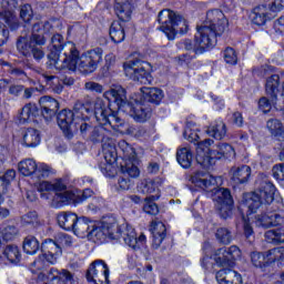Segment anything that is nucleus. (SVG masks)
<instances>
[{
  "mask_svg": "<svg viewBox=\"0 0 284 284\" xmlns=\"http://www.w3.org/2000/svg\"><path fill=\"white\" fill-rule=\"evenodd\" d=\"M49 65L55 70H70L81 74H92L103 61V49L95 48L81 55L74 42L63 43V36L54 34L51 38Z\"/></svg>",
  "mask_w": 284,
  "mask_h": 284,
  "instance_id": "f257e3e1",
  "label": "nucleus"
},
{
  "mask_svg": "<svg viewBox=\"0 0 284 284\" xmlns=\"http://www.w3.org/2000/svg\"><path fill=\"white\" fill-rule=\"evenodd\" d=\"M73 233L80 239H95V241H105V239H111V241H119V243H124L128 247L136 250L144 245L145 235L140 234L136 236V231L132 225L123 223H116V220L109 217L102 222L90 221L88 217H78L75 225L73 226Z\"/></svg>",
  "mask_w": 284,
  "mask_h": 284,
  "instance_id": "f03ea898",
  "label": "nucleus"
},
{
  "mask_svg": "<svg viewBox=\"0 0 284 284\" xmlns=\"http://www.w3.org/2000/svg\"><path fill=\"white\" fill-rule=\"evenodd\" d=\"M225 28H227L225 14L220 10L209 11L206 13V20L197 27L194 41L186 40L184 48L192 50L195 54H203L205 50H210V48L216 45V37L225 32Z\"/></svg>",
  "mask_w": 284,
  "mask_h": 284,
  "instance_id": "7ed1b4c3",
  "label": "nucleus"
},
{
  "mask_svg": "<svg viewBox=\"0 0 284 284\" xmlns=\"http://www.w3.org/2000/svg\"><path fill=\"white\" fill-rule=\"evenodd\" d=\"M274 194H276V186L272 182L264 181L258 190L243 195L240 212L244 221V234L246 239H250L254 234V229L250 224V216L255 214L261 205H270L274 201Z\"/></svg>",
  "mask_w": 284,
  "mask_h": 284,
  "instance_id": "20e7f679",
  "label": "nucleus"
},
{
  "mask_svg": "<svg viewBox=\"0 0 284 284\" xmlns=\"http://www.w3.org/2000/svg\"><path fill=\"white\" fill-rule=\"evenodd\" d=\"M191 183H193L195 187H200L206 192L215 190L213 201L217 203L216 207L220 212V216L222 219H230V216H232V205H234L232 193L227 189H216L219 184L222 183L221 178H214V175L207 172H196L191 176Z\"/></svg>",
  "mask_w": 284,
  "mask_h": 284,
  "instance_id": "39448f33",
  "label": "nucleus"
},
{
  "mask_svg": "<svg viewBox=\"0 0 284 284\" xmlns=\"http://www.w3.org/2000/svg\"><path fill=\"white\" fill-rule=\"evenodd\" d=\"M106 101H113L118 105L119 112H125L132 116L136 123H145L152 116V110L143 105V99L131 95L130 100L125 98V89L121 85H113L103 93Z\"/></svg>",
  "mask_w": 284,
  "mask_h": 284,
  "instance_id": "423d86ee",
  "label": "nucleus"
},
{
  "mask_svg": "<svg viewBox=\"0 0 284 284\" xmlns=\"http://www.w3.org/2000/svg\"><path fill=\"white\" fill-rule=\"evenodd\" d=\"M36 190L40 194L42 201H47L52 207H61L69 201H77V195L68 191V186L63 181H38L34 183Z\"/></svg>",
  "mask_w": 284,
  "mask_h": 284,
  "instance_id": "0eeeda50",
  "label": "nucleus"
},
{
  "mask_svg": "<svg viewBox=\"0 0 284 284\" xmlns=\"http://www.w3.org/2000/svg\"><path fill=\"white\" fill-rule=\"evenodd\" d=\"M214 143L213 140L206 139L196 146V162L205 170H210L214 165V159H234L236 151L229 143H219L210 146Z\"/></svg>",
  "mask_w": 284,
  "mask_h": 284,
  "instance_id": "6e6552de",
  "label": "nucleus"
},
{
  "mask_svg": "<svg viewBox=\"0 0 284 284\" xmlns=\"http://www.w3.org/2000/svg\"><path fill=\"white\" fill-rule=\"evenodd\" d=\"M90 110L81 108L80 110L74 109V111L62 110L58 114V125L62 130L63 134L68 139L72 138V130H80V132H85L88 130V114Z\"/></svg>",
  "mask_w": 284,
  "mask_h": 284,
  "instance_id": "1a4fd4ad",
  "label": "nucleus"
},
{
  "mask_svg": "<svg viewBox=\"0 0 284 284\" xmlns=\"http://www.w3.org/2000/svg\"><path fill=\"white\" fill-rule=\"evenodd\" d=\"M158 22L161 32L168 37L169 41H174L176 34H185L189 30L185 18L170 9L160 11Z\"/></svg>",
  "mask_w": 284,
  "mask_h": 284,
  "instance_id": "9d476101",
  "label": "nucleus"
},
{
  "mask_svg": "<svg viewBox=\"0 0 284 284\" xmlns=\"http://www.w3.org/2000/svg\"><path fill=\"white\" fill-rule=\"evenodd\" d=\"M93 112L100 125L110 126L113 132H118L119 134H125L128 132V125L119 118V113L106 106L101 99L94 101Z\"/></svg>",
  "mask_w": 284,
  "mask_h": 284,
  "instance_id": "9b49d317",
  "label": "nucleus"
},
{
  "mask_svg": "<svg viewBox=\"0 0 284 284\" xmlns=\"http://www.w3.org/2000/svg\"><path fill=\"white\" fill-rule=\"evenodd\" d=\"M241 258V248L233 245L230 247H222L214 252L212 256L205 253L201 258V265L204 270H212L214 261L217 267H232L234 265V261H239Z\"/></svg>",
  "mask_w": 284,
  "mask_h": 284,
  "instance_id": "f8f14e48",
  "label": "nucleus"
},
{
  "mask_svg": "<svg viewBox=\"0 0 284 284\" xmlns=\"http://www.w3.org/2000/svg\"><path fill=\"white\" fill-rule=\"evenodd\" d=\"M119 150L122 151L123 162L121 164L122 174H128L131 179H136L141 171L139 170V160L136 159V152L125 140L119 142Z\"/></svg>",
  "mask_w": 284,
  "mask_h": 284,
  "instance_id": "ddd939ff",
  "label": "nucleus"
},
{
  "mask_svg": "<svg viewBox=\"0 0 284 284\" xmlns=\"http://www.w3.org/2000/svg\"><path fill=\"white\" fill-rule=\"evenodd\" d=\"M37 45H45V37L33 33L30 40L21 38L17 43V48L21 54L24 57L32 55L36 61H41L45 57V53Z\"/></svg>",
  "mask_w": 284,
  "mask_h": 284,
  "instance_id": "4468645a",
  "label": "nucleus"
},
{
  "mask_svg": "<svg viewBox=\"0 0 284 284\" xmlns=\"http://www.w3.org/2000/svg\"><path fill=\"white\" fill-rule=\"evenodd\" d=\"M61 245L52 240H45L42 243V254L33 262L37 270H42L45 265H54L61 257Z\"/></svg>",
  "mask_w": 284,
  "mask_h": 284,
  "instance_id": "2eb2a0df",
  "label": "nucleus"
},
{
  "mask_svg": "<svg viewBox=\"0 0 284 284\" xmlns=\"http://www.w3.org/2000/svg\"><path fill=\"white\" fill-rule=\"evenodd\" d=\"M251 262L254 267H258L260 270H265L272 263L284 265V246L272 248L265 254L253 252L251 254Z\"/></svg>",
  "mask_w": 284,
  "mask_h": 284,
  "instance_id": "dca6fc26",
  "label": "nucleus"
},
{
  "mask_svg": "<svg viewBox=\"0 0 284 284\" xmlns=\"http://www.w3.org/2000/svg\"><path fill=\"white\" fill-rule=\"evenodd\" d=\"M125 77L132 79V81H140L145 83V79L150 77L148 70H150V63L143 62L139 59L129 60L123 64Z\"/></svg>",
  "mask_w": 284,
  "mask_h": 284,
  "instance_id": "f3484780",
  "label": "nucleus"
},
{
  "mask_svg": "<svg viewBox=\"0 0 284 284\" xmlns=\"http://www.w3.org/2000/svg\"><path fill=\"white\" fill-rule=\"evenodd\" d=\"M38 278L39 281H48V283L57 281V284H79L77 277L65 268L59 271L52 267L49 271H42L38 274Z\"/></svg>",
  "mask_w": 284,
  "mask_h": 284,
  "instance_id": "a211bd4d",
  "label": "nucleus"
},
{
  "mask_svg": "<svg viewBox=\"0 0 284 284\" xmlns=\"http://www.w3.org/2000/svg\"><path fill=\"white\" fill-rule=\"evenodd\" d=\"M108 278H110V268L105 262L98 260L91 264L87 273L89 284H109Z\"/></svg>",
  "mask_w": 284,
  "mask_h": 284,
  "instance_id": "6ab92c4d",
  "label": "nucleus"
},
{
  "mask_svg": "<svg viewBox=\"0 0 284 284\" xmlns=\"http://www.w3.org/2000/svg\"><path fill=\"white\" fill-rule=\"evenodd\" d=\"M16 176L17 171L14 170H8L4 174L0 175V203L10 197V183L14 181ZM7 216H10V211L0 207V219H7Z\"/></svg>",
  "mask_w": 284,
  "mask_h": 284,
  "instance_id": "aec40b11",
  "label": "nucleus"
},
{
  "mask_svg": "<svg viewBox=\"0 0 284 284\" xmlns=\"http://www.w3.org/2000/svg\"><path fill=\"white\" fill-rule=\"evenodd\" d=\"M102 154L104 162L101 164V170L112 172V166L116 163V145L114 140L110 138H102Z\"/></svg>",
  "mask_w": 284,
  "mask_h": 284,
  "instance_id": "412c9836",
  "label": "nucleus"
},
{
  "mask_svg": "<svg viewBox=\"0 0 284 284\" xmlns=\"http://www.w3.org/2000/svg\"><path fill=\"white\" fill-rule=\"evenodd\" d=\"M136 0H115L114 12L120 21L128 22L132 19Z\"/></svg>",
  "mask_w": 284,
  "mask_h": 284,
  "instance_id": "4be33fe9",
  "label": "nucleus"
},
{
  "mask_svg": "<svg viewBox=\"0 0 284 284\" xmlns=\"http://www.w3.org/2000/svg\"><path fill=\"white\" fill-rule=\"evenodd\" d=\"M2 8L7 10L0 13V23H6L14 30L17 28V16H14L12 9L17 8V0H2Z\"/></svg>",
  "mask_w": 284,
  "mask_h": 284,
  "instance_id": "5701e85b",
  "label": "nucleus"
},
{
  "mask_svg": "<svg viewBox=\"0 0 284 284\" xmlns=\"http://www.w3.org/2000/svg\"><path fill=\"white\" fill-rule=\"evenodd\" d=\"M215 280L217 284H243L241 273L232 268H222L217 271Z\"/></svg>",
  "mask_w": 284,
  "mask_h": 284,
  "instance_id": "b1692460",
  "label": "nucleus"
},
{
  "mask_svg": "<svg viewBox=\"0 0 284 284\" xmlns=\"http://www.w3.org/2000/svg\"><path fill=\"white\" fill-rule=\"evenodd\" d=\"M161 182L159 180H143L139 185V192L142 194H152L149 196L152 201H159L161 199Z\"/></svg>",
  "mask_w": 284,
  "mask_h": 284,
  "instance_id": "393cba45",
  "label": "nucleus"
},
{
  "mask_svg": "<svg viewBox=\"0 0 284 284\" xmlns=\"http://www.w3.org/2000/svg\"><path fill=\"white\" fill-rule=\"evenodd\" d=\"M20 144L23 148H38L41 145V131L32 128L22 131Z\"/></svg>",
  "mask_w": 284,
  "mask_h": 284,
  "instance_id": "a878e982",
  "label": "nucleus"
},
{
  "mask_svg": "<svg viewBox=\"0 0 284 284\" xmlns=\"http://www.w3.org/2000/svg\"><path fill=\"white\" fill-rule=\"evenodd\" d=\"M135 99L149 101L150 103H161L163 99V91L156 88H141L139 93L133 94Z\"/></svg>",
  "mask_w": 284,
  "mask_h": 284,
  "instance_id": "bb28decb",
  "label": "nucleus"
},
{
  "mask_svg": "<svg viewBox=\"0 0 284 284\" xmlns=\"http://www.w3.org/2000/svg\"><path fill=\"white\" fill-rule=\"evenodd\" d=\"M284 222L283 216L276 212H268L256 217L257 227H276Z\"/></svg>",
  "mask_w": 284,
  "mask_h": 284,
  "instance_id": "cd10ccee",
  "label": "nucleus"
},
{
  "mask_svg": "<svg viewBox=\"0 0 284 284\" xmlns=\"http://www.w3.org/2000/svg\"><path fill=\"white\" fill-rule=\"evenodd\" d=\"M251 19L254 26L261 27V26H265L267 21H272V19L274 18L267 10V7H265L264 4H260L253 10V13L251 14Z\"/></svg>",
  "mask_w": 284,
  "mask_h": 284,
  "instance_id": "c85d7f7f",
  "label": "nucleus"
},
{
  "mask_svg": "<svg viewBox=\"0 0 284 284\" xmlns=\"http://www.w3.org/2000/svg\"><path fill=\"white\" fill-rule=\"evenodd\" d=\"M39 103L42 110V116L47 120L52 119L57 114V110H59V102L50 97H42Z\"/></svg>",
  "mask_w": 284,
  "mask_h": 284,
  "instance_id": "c756f323",
  "label": "nucleus"
},
{
  "mask_svg": "<svg viewBox=\"0 0 284 284\" xmlns=\"http://www.w3.org/2000/svg\"><path fill=\"white\" fill-rule=\"evenodd\" d=\"M150 232L153 236V247L155 250L161 247V243L165 239V224L161 221H152Z\"/></svg>",
  "mask_w": 284,
  "mask_h": 284,
  "instance_id": "7c9ffc66",
  "label": "nucleus"
},
{
  "mask_svg": "<svg viewBox=\"0 0 284 284\" xmlns=\"http://www.w3.org/2000/svg\"><path fill=\"white\" fill-rule=\"evenodd\" d=\"M79 221V215L72 212H62L58 214V225L62 227V230H74V225Z\"/></svg>",
  "mask_w": 284,
  "mask_h": 284,
  "instance_id": "2f4dec72",
  "label": "nucleus"
},
{
  "mask_svg": "<svg viewBox=\"0 0 284 284\" xmlns=\"http://www.w3.org/2000/svg\"><path fill=\"white\" fill-rule=\"evenodd\" d=\"M37 116H39V108L37 104L29 103L22 108L19 121L20 123H32L37 121Z\"/></svg>",
  "mask_w": 284,
  "mask_h": 284,
  "instance_id": "473e14b6",
  "label": "nucleus"
},
{
  "mask_svg": "<svg viewBox=\"0 0 284 284\" xmlns=\"http://www.w3.org/2000/svg\"><path fill=\"white\" fill-rule=\"evenodd\" d=\"M206 134H209L213 139H216L217 141L225 139V135L227 134V128L225 126V122L221 120L215 121L207 128Z\"/></svg>",
  "mask_w": 284,
  "mask_h": 284,
  "instance_id": "72a5a7b5",
  "label": "nucleus"
},
{
  "mask_svg": "<svg viewBox=\"0 0 284 284\" xmlns=\"http://www.w3.org/2000/svg\"><path fill=\"white\" fill-rule=\"evenodd\" d=\"M232 179L234 183H247L252 174V169L247 165L241 168H233L231 170Z\"/></svg>",
  "mask_w": 284,
  "mask_h": 284,
  "instance_id": "f704fd0d",
  "label": "nucleus"
},
{
  "mask_svg": "<svg viewBox=\"0 0 284 284\" xmlns=\"http://www.w3.org/2000/svg\"><path fill=\"white\" fill-rule=\"evenodd\" d=\"M37 161L34 159H24L18 163V170L22 176H34L37 172Z\"/></svg>",
  "mask_w": 284,
  "mask_h": 284,
  "instance_id": "c9c22d12",
  "label": "nucleus"
},
{
  "mask_svg": "<svg viewBox=\"0 0 284 284\" xmlns=\"http://www.w3.org/2000/svg\"><path fill=\"white\" fill-rule=\"evenodd\" d=\"M110 37L114 43H122L125 41V29L123 22L114 21L110 28Z\"/></svg>",
  "mask_w": 284,
  "mask_h": 284,
  "instance_id": "e433bc0d",
  "label": "nucleus"
},
{
  "mask_svg": "<svg viewBox=\"0 0 284 284\" xmlns=\"http://www.w3.org/2000/svg\"><path fill=\"white\" fill-rule=\"evenodd\" d=\"M176 160L181 168L187 170L192 165V151L190 148L184 146L178 150L176 152Z\"/></svg>",
  "mask_w": 284,
  "mask_h": 284,
  "instance_id": "4c0bfd02",
  "label": "nucleus"
},
{
  "mask_svg": "<svg viewBox=\"0 0 284 284\" xmlns=\"http://www.w3.org/2000/svg\"><path fill=\"white\" fill-rule=\"evenodd\" d=\"M266 128L275 139H284V126L283 123L277 119H271L266 122Z\"/></svg>",
  "mask_w": 284,
  "mask_h": 284,
  "instance_id": "58836bf2",
  "label": "nucleus"
},
{
  "mask_svg": "<svg viewBox=\"0 0 284 284\" xmlns=\"http://www.w3.org/2000/svg\"><path fill=\"white\" fill-rule=\"evenodd\" d=\"M199 132H201L199 126L195 123L189 122L185 126L183 136L190 143H196L200 139Z\"/></svg>",
  "mask_w": 284,
  "mask_h": 284,
  "instance_id": "ea45409f",
  "label": "nucleus"
},
{
  "mask_svg": "<svg viewBox=\"0 0 284 284\" xmlns=\"http://www.w3.org/2000/svg\"><path fill=\"white\" fill-rule=\"evenodd\" d=\"M39 240L34 236H27L23 241V252L29 255H33L39 252Z\"/></svg>",
  "mask_w": 284,
  "mask_h": 284,
  "instance_id": "a19ab883",
  "label": "nucleus"
},
{
  "mask_svg": "<svg viewBox=\"0 0 284 284\" xmlns=\"http://www.w3.org/2000/svg\"><path fill=\"white\" fill-rule=\"evenodd\" d=\"M3 256L9 263H19L21 261V252L17 245H8L3 251Z\"/></svg>",
  "mask_w": 284,
  "mask_h": 284,
  "instance_id": "79ce46f5",
  "label": "nucleus"
},
{
  "mask_svg": "<svg viewBox=\"0 0 284 284\" xmlns=\"http://www.w3.org/2000/svg\"><path fill=\"white\" fill-rule=\"evenodd\" d=\"M266 10L274 17L278 14L284 8V0H268L264 3Z\"/></svg>",
  "mask_w": 284,
  "mask_h": 284,
  "instance_id": "37998d69",
  "label": "nucleus"
},
{
  "mask_svg": "<svg viewBox=\"0 0 284 284\" xmlns=\"http://www.w3.org/2000/svg\"><path fill=\"white\" fill-rule=\"evenodd\" d=\"M67 192H71L75 196V200H69L67 203H83V201L90 199V196L94 194V192L90 189H85L83 192L72 190H67Z\"/></svg>",
  "mask_w": 284,
  "mask_h": 284,
  "instance_id": "c03bdc74",
  "label": "nucleus"
},
{
  "mask_svg": "<svg viewBox=\"0 0 284 284\" xmlns=\"http://www.w3.org/2000/svg\"><path fill=\"white\" fill-rule=\"evenodd\" d=\"M265 239H266L267 243H274V244L284 243V232H283V230L267 231L265 233Z\"/></svg>",
  "mask_w": 284,
  "mask_h": 284,
  "instance_id": "a18cd8bd",
  "label": "nucleus"
},
{
  "mask_svg": "<svg viewBox=\"0 0 284 284\" xmlns=\"http://www.w3.org/2000/svg\"><path fill=\"white\" fill-rule=\"evenodd\" d=\"M52 173L53 171H52V168H50V165L45 163H38L34 176L37 179H48V176H50V174Z\"/></svg>",
  "mask_w": 284,
  "mask_h": 284,
  "instance_id": "49530a36",
  "label": "nucleus"
},
{
  "mask_svg": "<svg viewBox=\"0 0 284 284\" xmlns=\"http://www.w3.org/2000/svg\"><path fill=\"white\" fill-rule=\"evenodd\" d=\"M216 239L220 241V243L229 245V243H232V233L227 229H219L216 232Z\"/></svg>",
  "mask_w": 284,
  "mask_h": 284,
  "instance_id": "de8ad7c7",
  "label": "nucleus"
},
{
  "mask_svg": "<svg viewBox=\"0 0 284 284\" xmlns=\"http://www.w3.org/2000/svg\"><path fill=\"white\" fill-rule=\"evenodd\" d=\"M143 210L146 214H151L152 216H156V214H159V206L156 205V203H154V200H152L151 197H146L144 200Z\"/></svg>",
  "mask_w": 284,
  "mask_h": 284,
  "instance_id": "09e8293b",
  "label": "nucleus"
},
{
  "mask_svg": "<svg viewBox=\"0 0 284 284\" xmlns=\"http://www.w3.org/2000/svg\"><path fill=\"white\" fill-rule=\"evenodd\" d=\"M20 17L26 22L32 21L33 11L30 4H23L20 9Z\"/></svg>",
  "mask_w": 284,
  "mask_h": 284,
  "instance_id": "8fccbe9b",
  "label": "nucleus"
},
{
  "mask_svg": "<svg viewBox=\"0 0 284 284\" xmlns=\"http://www.w3.org/2000/svg\"><path fill=\"white\" fill-rule=\"evenodd\" d=\"M84 88L88 92H95V94H103L105 90L102 84L94 81L85 82Z\"/></svg>",
  "mask_w": 284,
  "mask_h": 284,
  "instance_id": "3c124183",
  "label": "nucleus"
},
{
  "mask_svg": "<svg viewBox=\"0 0 284 284\" xmlns=\"http://www.w3.org/2000/svg\"><path fill=\"white\" fill-rule=\"evenodd\" d=\"M224 61L230 65H235L239 59L236 58V52L232 48H226L224 51Z\"/></svg>",
  "mask_w": 284,
  "mask_h": 284,
  "instance_id": "603ef678",
  "label": "nucleus"
},
{
  "mask_svg": "<svg viewBox=\"0 0 284 284\" xmlns=\"http://www.w3.org/2000/svg\"><path fill=\"white\" fill-rule=\"evenodd\" d=\"M23 225H37L39 223V217L37 212H30L22 216Z\"/></svg>",
  "mask_w": 284,
  "mask_h": 284,
  "instance_id": "864d4df0",
  "label": "nucleus"
},
{
  "mask_svg": "<svg viewBox=\"0 0 284 284\" xmlns=\"http://www.w3.org/2000/svg\"><path fill=\"white\" fill-rule=\"evenodd\" d=\"M273 176L276 181H284V164L273 166Z\"/></svg>",
  "mask_w": 284,
  "mask_h": 284,
  "instance_id": "5fc2aeb1",
  "label": "nucleus"
},
{
  "mask_svg": "<svg viewBox=\"0 0 284 284\" xmlns=\"http://www.w3.org/2000/svg\"><path fill=\"white\" fill-rule=\"evenodd\" d=\"M9 39H10V31L6 29V26L0 24V48L6 45Z\"/></svg>",
  "mask_w": 284,
  "mask_h": 284,
  "instance_id": "6e6d98bb",
  "label": "nucleus"
},
{
  "mask_svg": "<svg viewBox=\"0 0 284 284\" xmlns=\"http://www.w3.org/2000/svg\"><path fill=\"white\" fill-rule=\"evenodd\" d=\"M58 244L62 245L63 247H70V245H72V236L67 234H60L58 239Z\"/></svg>",
  "mask_w": 284,
  "mask_h": 284,
  "instance_id": "4d7b16f0",
  "label": "nucleus"
},
{
  "mask_svg": "<svg viewBox=\"0 0 284 284\" xmlns=\"http://www.w3.org/2000/svg\"><path fill=\"white\" fill-rule=\"evenodd\" d=\"M17 227L14 226H8L4 229L3 236L7 241H11L13 236H17Z\"/></svg>",
  "mask_w": 284,
  "mask_h": 284,
  "instance_id": "13d9d810",
  "label": "nucleus"
},
{
  "mask_svg": "<svg viewBox=\"0 0 284 284\" xmlns=\"http://www.w3.org/2000/svg\"><path fill=\"white\" fill-rule=\"evenodd\" d=\"M233 123L237 128H242L243 126V114H241L240 112H235L233 114Z\"/></svg>",
  "mask_w": 284,
  "mask_h": 284,
  "instance_id": "bf43d9fd",
  "label": "nucleus"
},
{
  "mask_svg": "<svg viewBox=\"0 0 284 284\" xmlns=\"http://www.w3.org/2000/svg\"><path fill=\"white\" fill-rule=\"evenodd\" d=\"M41 27L43 28V32L48 33V32H50L52 24L50 22H45L44 24L43 23L36 24L33 27L34 32H37V30H39V28H41Z\"/></svg>",
  "mask_w": 284,
  "mask_h": 284,
  "instance_id": "052dcab7",
  "label": "nucleus"
},
{
  "mask_svg": "<svg viewBox=\"0 0 284 284\" xmlns=\"http://www.w3.org/2000/svg\"><path fill=\"white\" fill-rule=\"evenodd\" d=\"M10 94H13V97H19L21 92H23V87L21 85H13L9 89Z\"/></svg>",
  "mask_w": 284,
  "mask_h": 284,
  "instance_id": "680f3d73",
  "label": "nucleus"
},
{
  "mask_svg": "<svg viewBox=\"0 0 284 284\" xmlns=\"http://www.w3.org/2000/svg\"><path fill=\"white\" fill-rule=\"evenodd\" d=\"M214 110H223V108H225V101H223V99H214Z\"/></svg>",
  "mask_w": 284,
  "mask_h": 284,
  "instance_id": "e2e57ef3",
  "label": "nucleus"
},
{
  "mask_svg": "<svg viewBox=\"0 0 284 284\" xmlns=\"http://www.w3.org/2000/svg\"><path fill=\"white\" fill-rule=\"evenodd\" d=\"M132 184L130 183V180L121 179L119 180V187L120 190H128Z\"/></svg>",
  "mask_w": 284,
  "mask_h": 284,
  "instance_id": "0e129e2a",
  "label": "nucleus"
},
{
  "mask_svg": "<svg viewBox=\"0 0 284 284\" xmlns=\"http://www.w3.org/2000/svg\"><path fill=\"white\" fill-rule=\"evenodd\" d=\"M266 161H267V158H264L263 155H258L256 158L255 168H263L264 165H266Z\"/></svg>",
  "mask_w": 284,
  "mask_h": 284,
  "instance_id": "69168bd1",
  "label": "nucleus"
},
{
  "mask_svg": "<svg viewBox=\"0 0 284 284\" xmlns=\"http://www.w3.org/2000/svg\"><path fill=\"white\" fill-rule=\"evenodd\" d=\"M159 170V164L153 162L149 165L148 168V171L151 173V174H154L156 173V171Z\"/></svg>",
  "mask_w": 284,
  "mask_h": 284,
  "instance_id": "338daca9",
  "label": "nucleus"
},
{
  "mask_svg": "<svg viewBox=\"0 0 284 284\" xmlns=\"http://www.w3.org/2000/svg\"><path fill=\"white\" fill-rule=\"evenodd\" d=\"M105 62H106V65H112V63H114V54L110 53L105 55Z\"/></svg>",
  "mask_w": 284,
  "mask_h": 284,
  "instance_id": "774afa93",
  "label": "nucleus"
}]
</instances>
